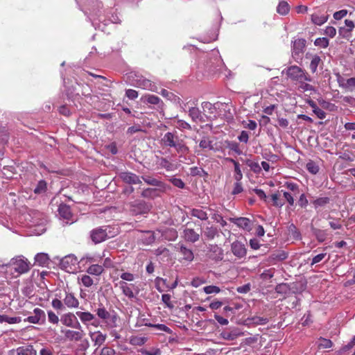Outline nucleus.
Returning a JSON list of instances; mask_svg holds the SVG:
<instances>
[{"label": "nucleus", "instance_id": "obj_1", "mask_svg": "<svg viewBox=\"0 0 355 355\" xmlns=\"http://www.w3.org/2000/svg\"><path fill=\"white\" fill-rule=\"evenodd\" d=\"M31 262L23 255L12 258L6 264L0 266V272L5 274L8 284L17 290L19 285V277L31 270Z\"/></svg>", "mask_w": 355, "mask_h": 355}, {"label": "nucleus", "instance_id": "obj_2", "mask_svg": "<svg viewBox=\"0 0 355 355\" xmlns=\"http://www.w3.org/2000/svg\"><path fill=\"white\" fill-rule=\"evenodd\" d=\"M161 144L167 148H173L180 154V158H184V160H180L187 164L193 163L191 158H187L186 155L189 153V148L186 145L184 141L179 138L175 132H168L164 135L161 139Z\"/></svg>", "mask_w": 355, "mask_h": 355}, {"label": "nucleus", "instance_id": "obj_3", "mask_svg": "<svg viewBox=\"0 0 355 355\" xmlns=\"http://www.w3.org/2000/svg\"><path fill=\"white\" fill-rule=\"evenodd\" d=\"M26 225L31 228V233L41 235L46 231L47 222L46 216L37 210H31L24 216Z\"/></svg>", "mask_w": 355, "mask_h": 355}, {"label": "nucleus", "instance_id": "obj_4", "mask_svg": "<svg viewBox=\"0 0 355 355\" xmlns=\"http://www.w3.org/2000/svg\"><path fill=\"white\" fill-rule=\"evenodd\" d=\"M98 318L108 329H113L118 326L119 315L114 310H107L103 304H99L95 310Z\"/></svg>", "mask_w": 355, "mask_h": 355}, {"label": "nucleus", "instance_id": "obj_5", "mask_svg": "<svg viewBox=\"0 0 355 355\" xmlns=\"http://www.w3.org/2000/svg\"><path fill=\"white\" fill-rule=\"evenodd\" d=\"M286 74L288 78L297 83L303 81H312L311 77L304 69L296 65L286 69Z\"/></svg>", "mask_w": 355, "mask_h": 355}, {"label": "nucleus", "instance_id": "obj_6", "mask_svg": "<svg viewBox=\"0 0 355 355\" xmlns=\"http://www.w3.org/2000/svg\"><path fill=\"white\" fill-rule=\"evenodd\" d=\"M80 263L77 257L73 254H68L63 257L60 262L62 269L69 273H75L78 270V265Z\"/></svg>", "mask_w": 355, "mask_h": 355}, {"label": "nucleus", "instance_id": "obj_7", "mask_svg": "<svg viewBox=\"0 0 355 355\" xmlns=\"http://www.w3.org/2000/svg\"><path fill=\"white\" fill-rule=\"evenodd\" d=\"M76 315L80 319V322L89 328V326H93L96 328L100 325L98 319L96 318V315L89 311H76Z\"/></svg>", "mask_w": 355, "mask_h": 355}, {"label": "nucleus", "instance_id": "obj_8", "mask_svg": "<svg viewBox=\"0 0 355 355\" xmlns=\"http://www.w3.org/2000/svg\"><path fill=\"white\" fill-rule=\"evenodd\" d=\"M132 81V84L135 87H139L144 89L150 90L152 92H157V86L150 80L146 79L143 76H139L135 75V78H134V79Z\"/></svg>", "mask_w": 355, "mask_h": 355}, {"label": "nucleus", "instance_id": "obj_9", "mask_svg": "<svg viewBox=\"0 0 355 355\" xmlns=\"http://www.w3.org/2000/svg\"><path fill=\"white\" fill-rule=\"evenodd\" d=\"M76 316V315L71 312L64 313L60 317V322L67 327L81 329V325Z\"/></svg>", "mask_w": 355, "mask_h": 355}, {"label": "nucleus", "instance_id": "obj_10", "mask_svg": "<svg viewBox=\"0 0 355 355\" xmlns=\"http://www.w3.org/2000/svg\"><path fill=\"white\" fill-rule=\"evenodd\" d=\"M306 45V40L302 38L295 40L292 42V56L297 62L301 60Z\"/></svg>", "mask_w": 355, "mask_h": 355}, {"label": "nucleus", "instance_id": "obj_11", "mask_svg": "<svg viewBox=\"0 0 355 355\" xmlns=\"http://www.w3.org/2000/svg\"><path fill=\"white\" fill-rule=\"evenodd\" d=\"M149 211L150 207L144 200H136L130 205V211L133 215L145 214Z\"/></svg>", "mask_w": 355, "mask_h": 355}, {"label": "nucleus", "instance_id": "obj_12", "mask_svg": "<svg viewBox=\"0 0 355 355\" xmlns=\"http://www.w3.org/2000/svg\"><path fill=\"white\" fill-rule=\"evenodd\" d=\"M25 320L32 324H43L46 320V313L42 309L35 308L33 309V315L27 317Z\"/></svg>", "mask_w": 355, "mask_h": 355}, {"label": "nucleus", "instance_id": "obj_13", "mask_svg": "<svg viewBox=\"0 0 355 355\" xmlns=\"http://www.w3.org/2000/svg\"><path fill=\"white\" fill-rule=\"evenodd\" d=\"M107 230V227H105V228L99 227V228L93 230L90 234L92 240L95 243H101V242L105 241L106 239L108 237Z\"/></svg>", "mask_w": 355, "mask_h": 355}, {"label": "nucleus", "instance_id": "obj_14", "mask_svg": "<svg viewBox=\"0 0 355 355\" xmlns=\"http://www.w3.org/2000/svg\"><path fill=\"white\" fill-rule=\"evenodd\" d=\"M231 251L233 254L239 259L245 257L247 254L245 245L239 241H234L231 244Z\"/></svg>", "mask_w": 355, "mask_h": 355}, {"label": "nucleus", "instance_id": "obj_15", "mask_svg": "<svg viewBox=\"0 0 355 355\" xmlns=\"http://www.w3.org/2000/svg\"><path fill=\"white\" fill-rule=\"evenodd\" d=\"M119 285L125 296L129 299H133L135 297L137 293H135V290L136 289L135 284H128L125 282L121 281L119 282Z\"/></svg>", "mask_w": 355, "mask_h": 355}, {"label": "nucleus", "instance_id": "obj_16", "mask_svg": "<svg viewBox=\"0 0 355 355\" xmlns=\"http://www.w3.org/2000/svg\"><path fill=\"white\" fill-rule=\"evenodd\" d=\"M208 254L210 259L221 261L223 259V250L218 245L211 244L208 247Z\"/></svg>", "mask_w": 355, "mask_h": 355}, {"label": "nucleus", "instance_id": "obj_17", "mask_svg": "<svg viewBox=\"0 0 355 355\" xmlns=\"http://www.w3.org/2000/svg\"><path fill=\"white\" fill-rule=\"evenodd\" d=\"M76 329L77 330L65 329L62 330V333H63L64 336L69 340L79 341L83 338L85 334L82 328Z\"/></svg>", "mask_w": 355, "mask_h": 355}, {"label": "nucleus", "instance_id": "obj_18", "mask_svg": "<svg viewBox=\"0 0 355 355\" xmlns=\"http://www.w3.org/2000/svg\"><path fill=\"white\" fill-rule=\"evenodd\" d=\"M62 300L64 305L69 309H76L79 307V301L72 293L65 291L64 297Z\"/></svg>", "mask_w": 355, "mask_h": 355}, {"label": "nucleus", "instance_id": "obj_19", "mask_svg": "<svg viewBox=\"0 0 355 355\" xmlns=\"http://www.w3.org/2000/svg\"><path fill=\"white\" fill-rule=\"evenodd\" d=\"M207 57L209 58L207 65L210 67H216L223 63L219 51L217 49L211 50L209 53H207Z\"/></svg>", "mask_w": 355, "mask_h": 355}, {"label": "nucleus", "instance_id": "obj_20", "mask_svg": "<svg viewBox=\"0 0 355 355\" xmlns=\"http://www.w3.org/2000/svg\"><path fill=\"white\" fill-rule=\"evenodd\" d=\"M202 107L205 112H207L210 114H214V116L216 117V114H218V112H216L217 110H218V108H225V103L219 102L214 104L209 102H203L202 103Z\"/></svg>", "mask_w": 355, "mask_h": 355}, {"label": "nucleus", "instance_id": "obj_21", "mask_svg": "<svg viewBox=\"0 0 355 355\" xmlns=\"http://www.w3.org/2000/svg\"><path fill=\"white\" fill-rule=\"evenodd\" d=\"M142 179L147 184L157 187L161 191H164L169 188V186L165 184L164 182L153 177L143 176Z\"/></svg>", "mask_w": 355, "mask_h": 355}, {"label": "nucleus", "instance_id": "obj_22", "mask_svg": "<svg viewBox=\"0 0 355 355\" xmlns=\"http://www.w3.org/2000/svg\"><path fill=\"white\" fill-rule=\"evenodd\" d=\"M119 177L123 182L130 184L141 183L139 177L131 172H122L119 174Z\"/></svg>", "mask_w": 355, "mask_h": 355}, {"label": "nucleus", "instance_id": "obj_23", "mask_svg": "<svg viewBox=\"0 0 355 355\" xmlns=\"http://www.w3.org/2000/svg\"><path fill=\"white\" fill-rule=\"evenodd\" d=\"M230 220L234 223L239 227L242 228L246 231H250L251 227V221L249 218L245 217L240 218H230Z\"/></svg>", "mask_w": 355, "mask_h": 355}, {"label": "nucleus", "instance_id": "obj_24", "mask_svg": "<svg viewBox=\"0 0 355 355\" xmlns=\"http://www.w3.org/2000/svg\"><path fill=\"white\" fill-rule=\"evenodd\" d=\"M337 80L339 87L345 90L352 91L355 88V77L345 79L339 76Z\"/></svg>", "mask_w": 355, "mask_h": 355}, {"label": "nucleus", "instance_id": "obj_25", "mask_svg": "<svg viewBox=\"0 0 355 355\" xmlns=\"http://www.w3.org/2000/svg\"><path fill=\"white\" fill-rule=\"evenodd\" d=\"M156 158V163L159 168H164L166 171H173L176 168L175 165L167 158L157 156Z\"/></svg>", "mask_w": 355, "mask_h": 355}, {"label": "nucleus", "instance_id": "obj_26", "mask_svg": "<svg viewBox=\"0 0 355 355\" xmlns=\"http://www.w3.org/2000/svg\"><path fill=\"white\" fill-rule=\"evenodd\" d=\"M89 335L96 346H101L103 345L107 338L106 334H103L100 331H89Z\"/></svg>", "mask_w": 355, "mask_h": 355}, {"label": "nucleus", "instance_id": "obj_27", "mask_svg": "<svg viewBox=\"0 0 355 355\" xmlns=\"http://www.w3.org/2000/svg\"><path fill=\"white\" fill-rule=\"evenodd\" d=\"M58 213L60 217L67 220V223H73V220L71 219L72 214L69 206L64 204L60 205L58 207Z\"/></svg>", "mask_w": 355, "mask_h": 355}, {"label": "nucleus", "instance_id": "obj_28", "mask_svg": "<svg viewBox=\"0 0 355 355\" xmlns=\"http://www.w3.org/2000/svg\"><path fill=\"white\" fill-rule=\"evenodd\" d=\"M184 239L191 243H195L200 239V234L191 228H185L183 232Z\"/></svg>", "mask_w": 355, "mask_h": 355}, {"label": "nucleus", "instance_id": "obj_29", "mask_svg": "<svg viewBox=\"0 0 355 355\" xmlns=\"http://www.w3.org/2000/svg\"><path fill=\"white\" fill-rule=\"evenodd\" d=\"M345 24L346 28L340 27L338 30L339 34L344 37H349L355 27L354 23L353 21L349 19L345 20Z\"/></svg>", "mask_w": 355, "mask_h": 355}, {"label": "nucleus", "instance_id": "obj_30", "mask_svg": "<svg viewBox=\"0 0 355 355\" xmlns=\"http://www.w3.org/2000/svg\"><path fill=\"white\" fill-rule=\"evenodd\" d=\"M182 255V260L188 262H191L194 259V254L191 249L186 248L184 245H181L179 250Z\"/></svg>", "mask_w": 355, "mask_h": 355}, {"label": "nucleus", "instance_id": "obj_31", "mask_svg": "<svg viewBox=\"0 0 355 355\" xmlns=\"http://www.w3.org/2000/svg\"><path fill=\"white\" fill-rule=\"evenodd\" d=\"M225 160L228 162H231L234 165L235 180L241 181L243 178V173L241 169L240 164L238 162L230 157H226Z\"/></svg>", "mask_w": 355, "mask_h": 355}, {"label": "nucleus", "instance_id": "obj_32", "mask_svg": "<svg viewBox=\"0 0 355 355\" xmlns=\"http://www.w3.org/2000/svg\"><path fill=\"white\" fill-rule=\"evenodd\" d=\"M205 208H194L191 211V215L201 220H206L208 218V214L205 210Z\"/></svg>", "mask_w": 355, "mask_h": 355}, {"label": "nucleus", "instance_id": "obj_33", "mask_svg": "<svg viewBox=\"0 0 355 355\" xmlns=\"http://www.w3.org/2000/svg\"><path fill=\"white\" fill-rule=\"evenodd\" d=\"M189 115L194 122L203 121L201 112L196 107H191L189 109Z\"/></svg>", "mask_w": 355, "mask_h": 355}, {"label": "nucleus", "instance_id": "obj_34", "mask_svg": "<svg viewBox=\"0 0 355 355\" xmlns=\"http://www.w3.org/2000/svg\"><path fill=\"white\" fill-rule=\"evenodd\" d=\"M78 283L85 287L89 288L94 284V280L89 275L81 274L78 277Z\"/></svg>", "mask_w": 355, "mask_h": 355}, {"label": "nucleus", "instance_id": "obj_35", "mask_svg": "<svg viewBox=\"0 0 355 355\" xmlns=\"http://www.w3.org/2000/svg\"><path fill=\"white\" fill-rule=\"evenodd\" d=\"M86 272L91 275L100 276L104 272V268L101 265L92 264L87 268Z\"/></svg>", "mask_w": 355, "mask_h": 355}, {"label": "nucleus", "instance_id": "obj_36", "mask_svg": "<svg viewBox=\"0 0 355 355\" xmlns=\"http://www.w3.org/2000/svg\"><path fill=\"white\" fill-rule=\"evenodd\" d=\"M17 355H36V351L32 345L19 347L16 349Z\"/></svg>", "mask_w": 355, "mask_h": 355}, {"label": "nucleus", "instance_id": "obj_37", "mask_svg": "<svg viewBox=\"0 0 355 355\" xmlns=\"http://www.w3.org/2000/svg\"><path fill=\"white\" fill-rule=\"evenodd\" d=\"M321 64H322V61L319 55H311V62L309 64V69L313 73H315L317 71L318 67Z\"/></svg>", "mask_w": 355, "mask_h": 355}, {"label": "nucleus", "instance_id": "obj_38", "mask_svg": "<svg viewBox=\"0 0 355 355\" xmlns=\"http://www.w3.org/2000/svg\"><path fill=\"white\" fill-rule=\"evenodd\" d=\"M311 21L312 22L318 26H321L324 24L328 19V17L324 15H320L318 13H314L311 15Z\"/></svg>", "mask_w": 355, "mask_h": 355}, {"label": "nucleus", "instance_id": "obj_39", "mask_svg": "<svg viewBox=\"0 0 355 355\" xmlns=\"http://www.w3.org/2000/svg\"><path fill=\"white\" fill-rule=\"evenodd\" d=\"M290 6L287 1L284 0L279 1L277 7V12L281 15H286L289 12Z\"/></svg>", "mask_w": 355, "mask_h": 355}, {"label": "nucleus", "instance_id": "obj_40", "mask_svg": "<svg viewBox=\"0 0 355 355\" xmlns=\"http://www.w3.org/2000/svg\"><path fill=\"white\" fill-rule=\"evenodd\" d=\"M139 352L142 355H161L162 350L157 347H152L149 348H141Z\"/></svg>", "mask_w": 355, "mask_h": 355}, {"label": "nucleus", "instance_id": "obj_41", "mask_svg": "<svg viewBox=\"0 0 355 355\" xmlns=\"http://www.w3.org/2000/svg\"><path fill=\"white\" fill-rule=\"evenodd\" d=\"M49 257L47 254L37 253L35 257V262L39 266H44L48 263Z\"/></svg>", "mask_w": 355, "mask_h": 355}, {"label": "nucleus", "instance_id": "obj_42", "mask_svg": "<svg viewBox=\"0 0 355 355\" xmlns=\"http://www.w3.org/2000/svg\"><path fill=\"white\" fill-rule=\"evenodd\" d=\"M155 288L159 292L162 293L164 289L168 288V284L166 279L162 277H157L155 280Z\"/></svg>", "mask_w": 355, "mask_h": 355}, {"label": "nucleus", "instance_id": "obj_43", "mask_svg": "<svg viewBox=\"0 0 355 355\" xmlns=\"http://www.w3.org/2000/svg\"><path fill=\"white\" fill-rule=\"evenodd\" d=\"M330 198L329 197H319L312 202L315 209L322 207L329 204Z\"/></svg>", "mask_w": 355, "mask_h": 355}, {"label": "nucleus", "instance_id": "obj_44", "mask_svg": "<svg viewBox=\"0 0 355 355\" xmlns=\"http://www.w3.org/2000/svg\"><path fill=\"white\" fill-rule=\"evenodd\" d=\"M218 234L217 228L213 226L207 227L204 231V235L208 240H213Z\"/></svg>", "mask_w": 355, "mask_h": 355}, {"label": "nucleus", "instance_id": "obj_45", "mask_svg": "<svg viewBox=\"0 0 355 355\" xmlns=\"http://www.w3.org/2000/svg\"><path fill=\"white\" fill-rule=\"evenodd\" d=\"M288 253L285 251H278L274 254H272L270 257V259L275 263V261H282L287 259Z\"/></svg>", "mask_w": 355, "mask_h": 355}, {"label": "nucleus", "instance_id": "obj_46", "mask_svg": "<svg viewBox=\"0 0 355 355\" xmlns=\"http://www.w3.org/2000/svg\"><path fill=\"white\" fill-rule=\"evenodd\" d=\"M225 108H218V115L226 119L232 118V114L230 112V106L226 103H225Z\"/></svg>", "mask_w": 355, "mask_h": 355}, {"label": "nucleus", "instance_id": "obj_47", "mask_svg": "<svg viewBox=\"0 0 355 355\" xmlns=\"http://www.w3.org/2000/svg\"><path fill=\"white\" fill-rule=\"evenodd\" d=\"M333 345V343L331 340L320 338L318 341V347L319 349H328L331 348Z\"/></svg>", "mask_w": 355, "mask_h": 355}, {"label": "nucleus", "instance_id": "obj_48", "mask_svg": "<svg viewBox=\"0 0 355 355\" xmlns=\"http://www.w3.org/2000/svg\"><path fill=\"white\" fill-rule=\"evenodd\" d=\"M306 170L311 174L315 175L319 171L318 165L313 161L310 160L306 164Z\"/></svg>", "mask_w": 355, "mask_h": 355}, {"label": "nucleus", "instance_id": "obj_49", "mask_svg": "<svg viewBox=\"0 0 355 355\" xmlns=\"http://www.w3.org/2000/svg\"><path fill=\"white\" fill-rule=\"evenodd\" d=\"M227 148L234 151L236 155H240L243 153L239 148V144L235 141H227Z\"/></svg>", "mask_w": 355, "mask_h": 355}, {"label": "nucleus", "instance_id": "obj_50", "mask_svg": "<svg viewBox=\"0 0 355 355\" xmlns=\"http://www.w3.org/2000/svg\"><path fill=\"white\" fill-rule=\"evenodd\" d=\"M148 327L155 328L159 331L166 332L167 334H171V329L164 324H146Z\"/></svg>", "mask_w": 355, "mask_h": 355}, {"label": "nucleus", "instance_id": "obj_51", "mask_svg": "<svg viewBox=\"0 0 355 355\" xmlns=\"http://www.w3.org/2000/svg\"><path fill=\"white\" fill-rule=\"evenodd\" d=\"M329 42L327 37H318L314 41V45L320 48H327L329 46Z\"/></svg>", "mask_w": 355, "mask_h": 355}, {"label": "nucleus", "instance_id": "obj_52", "mask_svg": "<svg viewBox=\"0 0 355 355\" xmlns=\"http://www.w3.org/2000/svg\"><path fill=\"white\" fill-rule=\"evenodd\" d=\"M175 126L180 130H191V126L189 123L182 119H178L175 121Z\"/></svg>", "mask_w": 355, "mask_h": 355}, {"label": "nucleus", "instance_id": "obj_53", "mask_svg": "<svg viewBox=\"0 0 355 355\" xmlns=\"http://www.w3.org/2000/svg\"><path fill=\"white\" fill-rule=\"evenodd\" d=\"M46 183L44 180H40L36 187L34 189V192L37 194H41L46 191Z\"/></svg>", "mask_w": 355, "mask_h": 355}, {"label": "nucleus", "instance_id": "obj_54", "mask_svg": "<svg viewBox=\"0 0 355 355\" xmlns=\"http://www.w3.org/2000/svg\"><path fill=\"white\" fill-rule=\"evenodd\" d=\"M47 315L49 322L53 324H58L60 321L58 316L51 310L47 311Z\"/></svg>", "mask_w": 355, "mask_h": 355}, {"label": "nucleus", "instance_id": "obj_55", "mask_svg": "<svg viewBox=\"0 0 355 355\" xmlns=\"http://www.w3.org/2000/svg\"><path fill=\"white\" fill-rule=\"evenodd\" d=\"M203 291L206 294H212V293L217 294V293H220V289L218 286L211 285V286H205L203 288Z\"/></svg>", "mask_w": 355, "mask_h": 355}, {"label": "nucleus", "instance_id": "obj_56", "mask_svg": "<svg viewBox=\"0 0 355 355\" xmlns=\"http://www.w3.org/2000/svg\"><path fill=\"white\" fill-rule=\"evenodd\" d=\"M51 306L56 310H63L65 305L63 302V300L61 301L57 298H55L51 301Z\"/></svg>", "mask_w": 355, "mask_h": 355}, {"label": "nucleus", "instance_id": "obj_57", "mask_svg": "<svg viewBox=\"0 0 355 355\" xmlns=\"http://www.w3.org/2000/svg\"><path fill=\"white\" fill-rule=\"evenodd\" d=\"M171 297L169 294H163L162 295V301L163 303L169 309H173L174 307L173 304L172 303Z\"/></svg>", "mask_w": 355, "mask_h": 355}, {"label": "nucleus", "instance_id": "obj_58", "mask_svg": "<svg viewBox=\"0 0 355 355\" xmlns=\"http://www.w3.org/2000/svg\"><path fill=\"white\" fill-rule=\"evenodd\" d=\"M288 232L290 235H291L295 239H299L300 238V233L293 224H291L288 227Z\"/></svg>", "mask_w": 355, "mask_h": 355}, {"label": "nucleus", "instance_id": "obj_59", "mask_svg": "<svg viewBox=\"0 0 355 355\" xmlns=\"http://www.w3.org/2000/svg\"><path fill=\"white\" fill-rule=\"evenodd\" d=\"M307 81H303L298 83L299 87L303 91V92H311L314 91L315 88L311 85L306 83Z\"/></svg>", "mask_w": 355, "mask_h": 355}, {"label": "nucleus", "instance_id": "obj_60", "mask_svg": "<svg viewBox=\"0 0 355 355\" xmlns=\"http://www.w3.org/2000/svg\"><path fill=\"white\" fill-rule=\"evenodd\" d=\"M271 200L273 202V205L276 207H281L284 205V202L280 199L279 196L277 193L272 194L271 196Z\"/></svg>", "mask_w": 355, "mask_h": 355}, {"label": "nucleus", "instance_id": "obj_61", "mask_svg": "<svg viewBox=\"0 0 355 355\" xmlns=\"http://www.w3.org/2000/svg\"><path fill=\"white\" fill-rule=\"evenodd\" d=\"M347 10L345 9L340 10L339 11H336L334 13V18L336 20H340L344 18L347 15Z\"/></svg>", "mask_w": 355, "mask_h": 355}, {"label": "nucleus", "instance_id": "obj_62", "mask_svg": "<svg viewBox=\"0 0 355 355\" xmlns=\"http://www.w3.org/2000/svg\"><path fill=\"white\" fill-rule=\"evenodd\" d=\"M171 182L176 187L180 189H183L184 187V182L180 179L176 178H172L170 179Z\"/></svg>", "mask_w": 355, "mask_h": 355}, {"label": "nucleus", "instance_id": "obj_63", "mask_svg": "<svg viewBox=\"0 0 355 355\" xmlns=\"http://www.w3.org/2000/svg\"><path fill=\"white\" fill-rule=\"evenodd\" d=\"M115 350L109 347H104L101 349L100 355H114Z\"/></svg>", "mask_w": 355, "mask_h": 355}, {"label": "nucleus", "instance_id": "obj_64", "mask_svg": "<svg viewBox=\"0 0 355 355\" xmlns=\"http://www.w3.org/2000/svg\"><path fill=\"white\" fill-rule=\"evenodd\" d=\"M40 355H54L53 349L51 347H42L39 352Z\"/></svg>", "mask_w": 355, "mask_h": 355}]
</instances>
